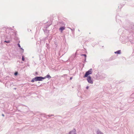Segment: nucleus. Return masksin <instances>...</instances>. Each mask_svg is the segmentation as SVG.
Masks as SVG:
<instances>
[{
  "instance_id": "nucleus-8",
  "label": "nucleus",
  "mask_w": 134,
  "mask_h": 134,
  "mask_svg": "<svg viewBox=\"0 0 134 134\" xmlns=\"http://www.w3.org/2000/svg\"><path fill=\"white\" fill-rule=\"evenodd\" d=\"M35 78L34 79H33L32 80H31V82H34L35 81Z\"/></svg>"
},
{
  "instance_id": "nucleus-2",
  "label": "nucleus",
  "mask_w": 134,
  "mask_h": 134,
  "mask_svg": "<svg viewBox=\"0 0 134 134\" xmlns=\"http://www.w3.org/2000/svg\"><path fill=\"white\" fill-rule=\"evenodd\" d=\"M46 78V77H35V81H41L43 79H44Z\"/></svg>"
},
{
  "instance_id": "nucleus-7",
  "label": "nucleus",
  "mask_w": 134,
  "mask_h": 134,
  "mask_svg": "<svg viewBox=\"0 0 134 134\" xmlns=\"http://www.w3.org/2000/svg\"><path fill=\"white\" fill-rule=\"evenodd\" d=\"M97 134H103L100 131H97Z\"/></svg>"
},
{
  "instance_id": "nucleus-4",
  "label": "nucleus",
  "mask_w": 134,
  "mask_h": 134,
  "mask_svg": "<svg viewBox=\"0 0 134 134\" xmlns=\"http://www.w3.org/2000/svg\"><path fill=\"white\" fill-rule=\"evenodd\" d=\"M65 29L64 27H61L59 29V30L61 31V32H62V31Z\"/></svg>"
},
{
  "instance_id": "nucleus-3",
  "label": "nucleus",
  "mask_w": 134,
  "mask_h": 134,
  "mask_svg": "<svg viewBox=\"0 0 134 134\" xmlns=\"http://www.w3.org/2000/svg\"><path fill=\"white\" fill-rule=\"evenodd\" d=\"M87 80L88 82L92 84L93 83L92 81L91 80V77L90 76H88Z\"/></svg>"
},
{
  "instance_id": "nucleus-10",
  "label": "nucleus",
  "mask_w": 134,
  "mask_h": 134,
  "mask_svg": "<svg viewBox=\"0 0 134 134\" xmlns=\"http://www.w3.org/2000/svg\"><path fill=\"white\" fill-rule=\"evenodd\" d=\"M81 56H85V59H86V54H82V55H81Z\"/></svg>"
},
{
  "instance_id": "nucleus-17",
  "label": "nucleus",
  "mask_w": 134,
  "mask_h": 134,
  "mask_svg": "<svg viewBox=\"0 0 134 134\" xmlns=\"http://www.w3.org/2000/svg\"><path fill=\"white\" fill-rule=\"evenodd\" d=\"M70 79H71V78H70Z\"/></svg>"
},
{
  "instance_id": "nucleus-6",
  "label": "nucleus",
  "mask_w": 134,
  "mask_h": 134,
  "mask_svg": "<svg viewBox=\"0 0 134 134\" xmlns=\"http://www.w3.org/2000/svg\"><path fill=\"white\" fill-rule=\"evenodd\" d=\"M115 53H117L118 54H120L121 53L120 50H119L115 52Z\"/></svg>"
},
{
  "instance_id": "nucleus-16",
  "label": "nucleus",
  "mask_w": 134,
  "mask_h": 134,
  "mask_svg": "<svg viewBox=\"0 0 134 134\" xmlns=\"http://www.w3.org/2000/svg\"><path fill=\"white\" fill-rule=\"evenodd\" d=\"M2 115L3 116H4V115L3 114H2Z\"/></svg>"
},
{
  "instance_id": "nucleus-12",
  "label": "nucleus",
  "mask_w": 134,
  "mask_h": 134,
  "mask_svg": "<svg viewBox=\"0 0 134 134\" xmlns=\"http://www.w3.org/2000/svg\"><path fill=\"white\" fill-rule=\"evenodd\" d=\"M22 59L23 61H24L25 60L24 58V56H22Z\"/></svg>"
},
{
  "instance_id": "nucleus-15",
  "label": "nucleus",
  "mask_w": 134,
  "mask_h": 134,
  "mask_svg": "<svg viewBox=\"0 0 134 134\" xmlns=\"http://www.w3.org/2000/svg\"><path fill=\"white\" fill-rule=\"evenodd\" d=\"M88 86H87V87H86V88L87 89H88Z\"/></svg>"
},
{
  "instance_id": "nucleus-14",
  "label": "nucleus",
  "mask_w": 134,
  "mask_h": 134,
  "mask_svg": "<svg viewBox=\"0 0 134 134\" xmlns=\"http://www.w3.org/2000/svg\"><path fill=\"white\" fill-rule=\"evenodd\" d=\"M50 77V76L49 75H48L47 76V77Z\"/></svg>"
},
{
  "instance_id": "nucleus-11",
  "label": "nucleus",
  "mask_w": 134,
  "mask_h": 134,
  "mask_svg": "<svg viewBox=\"0 0 134 134\" xmlns=\"http://www.w3.org/2000/svg\"><path fill=\"white\" fill-rule=\"evenodd\" d=\"M4 42H5L6 43H9L10 42V41L9 40H8V41H5Z\"/></svg>"
},
{
  "instance_id": "nucleus-13",
  "label": "nucleus",
  "mask_w": 134,
  "mask_h": 134,
  "mask_svg": "<svg viewBox=\"0 0 134 134\" xmlns=\"http://www.w3.org/2000/svg\"><path fill=\"white\" fill-rule=\"evenodd\" d=\"M18 74V72H15L14 73V75H16Z\"/></svg>"
},
{
  "instance_id": "nucleus-5",
  "label": "nucleus",
  "mask_w": 134,
  "mask_h": 134,
  "mask_svg": "<svg viewBox=\"0 0 134 134\" xmlns=\"http://www.w3.org/2000/svg\"><path fill=\"white\" fill-rule=\"evenodd\" d=\"M70 134H76L75 131H70L69 133Z\"/></svg>"
},
{
  "instance_id": "nucleus-9",
  "label": "nucleus",
  "mask_w": 134,
  "mask_h": 134,
  "mask_svg": "<svg viewBox=\"0 0 134 134\" xmlns=\"http://www.w3.org/2000/svg\"><path fill=\"white\" fill-rule=\"evenodd\" d=\"M18 46L23 50V52L24 49H23L22 48H21V46L19 44H18Z\"/></svg>"
},
{
  "instance_id": "nucleus-1",
  "label": "nucleus",
  "mask_w": 134,
  "mask_h": 134,
  "mask_svg": "<svg viewBox=\"0 0 134 134\" xmlns=\"http://www.w3.org/2000/svg\"><path fill=\"white\" fill-rule=\"evenodd\" d=\"M92 69H90L89 70H88L86 72V73L84 76V77H87L88 76V75L90 74H91L92 73Z\"/></svg>"
}]
</instances>
